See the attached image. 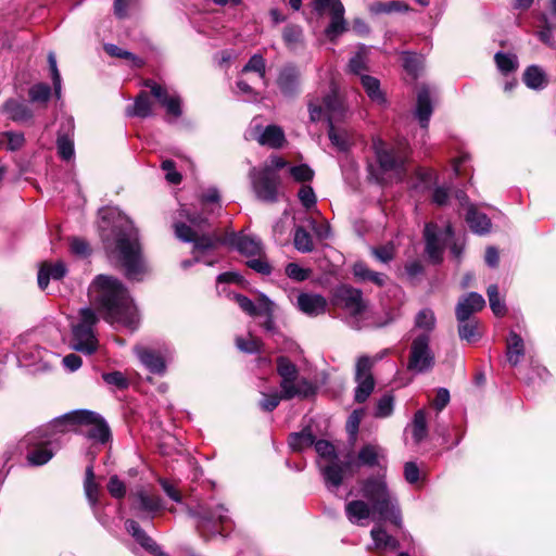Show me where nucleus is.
Listing matches in <instances>:
<instances>
[{"label":"nucleus","instance_id":"obj_1","mask_svg":"<svg viewBox=\"0 0 556 556\" xmlns=\"http://www.w3.org/2000/svg\"><path fill=\"white\" fill-rule=\"evenodd\" d=\"M88 294L108 323L131 329L138 325L137 308L127 290L116 278L99 275L90 285Z\"/></svg>","mask_w":556,"mask_h":556},{"label":"nucleus","instance_id":"obj_2","mask_svg":"<svg viewBox=\"0 0 556 556\" xmlns=\"http://www.w3.org/2000/svg\"><path fill=\"white\" fill-rule=\"evenodd\" d=\"M309 118L317 122L326 117L329 123L328 137L332 146L341 152L348 151L355 141V135L345 126L338 125L345 116V108L338 98L336 88H331L321 101L312 99L308 102Z\"/></svg>","mask_w":556,"mask_h":556},{"label":"nucleus","instance_id":"obj_3","mask_svg":"<svg viewBox=\"0 0 556 556\" xmlns=\"http://www.w3.org/2000/svg\"><path fill=\"white\" fill-rule=\"evenodd\" d=\"M361 494L372 508V515L389 520L395 526L401 523L397 503L382 478H368L361 481Z\"/></svg>","mask_w":556,"mask_h":556},{"label":"nucleus","instance_id":"obj_4","mask_svg":"<svg viewBox=\"0 0 556 556\" xmlns=\"http://www.w3.org/2000/svg\"><path fill=\"white\" fill-rule=\"evenodd\" d=\"M81 424L89 426L87 437L100 443H105L110 439V429L106 422L96 413L90 410H77L58 418L53 421V427H62L67 430L68 425Z\"/></svg>","mask_w":556,"mask_h":556},{"label":"nucleus","instance_id":"obj_5","mask_svg":"<svg viewBox=\"0 0 556 556\" xmlns=\"http://www.w3.org/2000/svg\"><path fill=\"white\" fill-rule=\"evenodd\" d=\"M98 318L91 308L79 311V320L73 325V349L87 355L93 354L98 349V340L93 332V326Z\"/></svg>","mask_w":556,"mask_h":556},{"label":"nucleus","instance_id":"obj_6","mask_svg":"<svg viewBox=\"0 0 556 556\" xmlns=\"http://www.w3.org/2000/svg\"><path fill=\"white\" fill-rule=\"evenodd\" d=\"M115 252L126 275L130 279H138L144 270L140 245L135 235H121L116 240Z\"/></svg>","mask_w":556,"mask_h":556},{"label":"nucleus","instance_id":"obj_7","mask_svg":"<svg viewBox=\"0 0 556 556\" xmlns=\"http://www.w3.org/2000/svg\"><path fill=\"white\" fill-rule=\"evenodd\" d=\"M333 304L342 308L355 328H359V320L367 311V302L363 299L361 290L350 286H340L333 292Z\"/></svg>","mask_w":556,"mask_h":556},{"label":"nucleus","instance_id":"obj_8","mask_svg":"<svg viewBox=\"0 0 556 556\" xmlns=\"http://www.w3.org/2000/svg\"><path fill=\"white\" fill-rule=\"evenodd\" d=\"M59 432H65V429L53 427V422H51L47 427L39 428L26 435L27 444L34 447L27 455V459L31 465L40 466L52 458L53 453L47 447V444L51 443L52 437Z\"/></svg>","mask_w":556,"mask_h":556},{"label":"nucleus","instance_id":"obj_9","mask_svg":"<svg viewBox=\"0 0 556 556\" xmlns=\"http://www.w3.org/2000/svg\"><path fill=\"white\" fill-rule=\"evenodd\" d=\"M429 343V334L417 333L414 336L407 363L408 370L421 374L432 369L435 363V357Z\"/></svg>","mask_w":556,"mask_h":556},{"label":"nucleus","instance_id":"obj_10","mask_svg":"<svg viewBox=\"0 0 556 556\" xmlns=\"http://www.w3.org/2000/svg\"><path fill=\"white\" fill-rule=\"evenodd\" d=\"M372 148L377 160L384 172H396L404 166L409 149L406 143H401L396 148H389L380 138L372 139Z\"/></svg>","mask_w":556,"mask_h":556},{"label":"nucleus","instance_id":"obj_11","mask_svg":"<svg viewBox=\"0 0 556 556\" xmlns=\"http://www.w3.org/2000/svg\"><path fill=\"white\" fill-rule=\"evenodd\" d=\"M249 177L258 200L270 203L277 201L279 177L273 173L269 166H264L262 169L253 167L249 173Z\"/></svg>","mask_w":556,"mask_h":556},{"label":"nucleus","instance_id":"obj_12","mask_svg":"<svg viewBox=\"0 0 556 556\" xmlns=\"http://www.w3.org/2000/svg\"><path fill=\"white\" fill-rule=\"evenodd\" d=\"M452 227L447 225L443 232H439L438 226L429 223L425 227L426 251L428 256L438 263L442 258L444 242L452 238Z\"/></svg>","mask_w":556,"mask_h":556},{"label":"nucleus","instance_id":"obj_13","mask_svg":"<svg viewBox=\"0 0 556 556\" xmlns=\"http://www.w3.org/2000/svg\"><path fill=\"white\" fill-rule=\"evenodd\" d=\"M144 85L150 88L152 96L166 108L168 114L176 117L181 115L180 99L178 96L169 94L165 87L153 80H147Z\"/></svg>","mask_w":556,"mask_h":556},{"label":"nucleus","instance_id":"obj_14","mask_svg":"<svg viewBox=\"0 0 556 556\" xmlns=\"http://www.w3.org/2000/svg\"><path fill=\"white\" fill-rule=\"evenodd\" d=\"M282 399L307 397L314 393V387L304 378H287L280 381Z\"/></svg>","mask_w":556,"mask_h":556},{"label":"nucleus","instance_id":"obj_15","mask_svg":"<svg viewBox=\"0 0 556 556\" xmlns=\"http://www.w3.org/2000/svg\"><path fill=\"white\" fill-rule=\"evenodd\" d=\"M176 237L185 242H193L194 250H206L215 247L217 240L207 236H199L190 226L184 223L174 225Z\"/></svg>","mask_w":556,"mask_h":556},{"label":"nucleus","instance_id":"obj_16","mask_svg":"<svg viewBox=\"0 0 556 556\" xmlns=\"http://www.w3.org/2000/svg\"><path fill=\"white\" fill-rule=\"evenodd\" d=\"M485 306L483 296L479 293L471 292L462 298L456 305V318L458 321L468 319L471 314L480 312Z\"/></svg>","mask_w":556,"mask_h":556},{"label":"nucleus","instance_id":"obj_17","mask_svg":"<svg viewBox=\"0 0 556 556\" xmlns=\"http://www.w3.org/2000/svg\"><path fill=\"white\" fill-rule=\"evenodd\" d=\"M135 353L140 362L153 374L163 375L166 370L164 357L146 346L138 345L135 348Z\"/></svg>","mask_w":556,"mask_h":556},{"label":"nucleus","instance_id":"obj_18","mask_svg":"<svg viewBox=\"0 0 556 556\" xmlns=\"http://www.w3.org/2000/svg\"><path fill=\"white\" fill-rule=\"evenodd\" d=\"M299 308L309 316L324 314L327 308V300L320 294L301 293L298 296Z\"/></svg>","mask_w":556,"mask_h":556},{"label":"nucleus","instance_id":"obj_19","mask_svg":"<svg viewBox=\"0 0 556 556\" xmlns=\"http://www.w3.org/2000/svg\"><path fill=\"white\" fill-rule=\"evenodd\" d=\"M235 300L240 308L250 316L269 315L273 313V303L266 296H261L256 303L241 294H236Z\"/></svg>","mask_w":556,"mask_h":556},{"label":"nucleus","instance_id":"obj_20","mask_svg":"<svg viewBox=\"0 0 556 556\" xmlns=\"http://www.w3.org/2000/svg\"><path fill=\"white\" fill-rule=\"evenodd\" d=\"M66 266L61 261L55 263H42L38 273L39 288L45 290L48 287L50 279L60 280L66 275Z\"/></svg>","mask_w":556,"mask_h":556},{"label":"nucleus","instance_id":"obj_21","mask_svg":"<svg viewBox=\"0 0 556 556\" xmlns=\"http://www.w3.org/2000/svg\"><path fill=\"white\" fill-rule=\"evenodd\" d=\"M416 117L420 126L425 129L428 127L430 116L432 114V103L428 88L421 87L417 92Z\"/></svg>","mask_w":556,"mask_h":556},{"label":"nucleus","instance_id":"obj_22","mask_svg":"<svg viewBox=\"0 0 556 556\" xmlns=\"http://www.w3.org/2000/svg\"><path fill=\"white\" fill-rule=\"evenodd\" d=\"M345 514L352 523L361 525V521L372 515V508L368 502L363 500H354L346 504Z\"/></svg>","mask_w":556,"mask_h":556},{"label":"nucleus","instance_id":"obj_23","mask_svg":"<svg viewBox=\"0 0 556 556\" xmlns=\"http://www.w3.org/2000/svg\"><path fill=\"white\" fill-rule=\"evenodd\" d=\"M374 548L378 552L394 551L399 547V541L390 535L381 526H376L370 531Z\"/></svg>","mask_w":556,"mask_h":556},{"label":"nucleus","instance_id":"obj_24","mask_svg":"<svg viewBox=\"0 0 556 556\" xmlns=\"http://www.w3.org/2000/svg\"><path fill=\"white\" fill-rule=\"evenodd\" d=\"M256 140L261 146H267L273 149L281 148L286 141L283 130L276 125L267 126Z\"/></svg>","mask_w":556,"mask_h":556},{"label":"nucleus","instance_id":"obj_25","mask_svg":"<svg viewBox=\"0 0 556 556\" xmlns=\"http://www.w3.org/2000/svg\"><path fill=\"white\" fill-rule=\"evenodd\" d=\"M125 527L136 541L147 551L155 555L161 553L159 545L146 534V532L139 527L138 522L135 520H127L125 522Z\"/></svg>","mask_w":556,"mask_h":556},{"label":"nucleus","instance_id":"obj_26","mask_svg":"<svg viewBox=\"0 0 556 556\" xmlns=\"http://www.w3.org/2000/svg\"><path fill=\"white\" fill-rule=\"evenodd\" d=\"M3 111L8 113L10 119L16 123H24L33 118L31 110L14 99H9L3 104Z\"/></svg>","mask_w":556,"mask_h":556},{"label":"nucleus","instance_id":"obj_27","mask_svg":"<svg viewBox=\"0 0 556 556\" xmlns=\"http://www.w3.org/2000/svg\"><path fill=\"white\" fill-rule=\"evenodd\" d=\"M230 243L233 244L240 253L248 256L262 255L263 248L261 241L254 237H233Z\"/></svg>","mask_w":556,"mask_h":556},{"label":"nucleus","instance_id":"obj_28","mask_svg":"<svg viewBox=\"0 0 556 556\" xmlns=\"http://www.w3.org/2000/svg\"><path fill=\"white\" fill-rule=\"evenodd\" d=\"M466 222L471 230L477 233H485L491 228L490 218L485 214L478 212L472 205H468Z\"/></svg>","mask_w":556,"mask_h":556},{"label":"nucleus","instance_id":"obj_29","mask_svg":"<svg viewBox=\"0 0 556 556\" xmlns=\"http://www.w3.org/2000/svg\"><path fill=\"white\" fill-rule=\"evenodd\" d=\"M300 73L294 66H286L279 74L277 84L285 94L296 90Z\"/></svg>","mask_w":556,"mask_h":556},{"label":"nucleus","instance_id":"obj_30","mask_svg":"<svg viewBox=\"0 0 556 556\" xmlns=\"http://www.w3.org/2000/svg\"><path fill=\"white\" fill-rule=\"evenodd\" d=\"M507 361L511 366H517L525 355V343L516 332H510L507 339Z\"/></svg>","mask_w":556,"mask_h":556},{"label":"nucleus","instance_id":"obj_31","mask_svg":"<svg viewBox=\"0 0 556 556\" xmlns=\"http://www.w3.org/2000/svg\"><path fill=\"white\" fill-rule=\"evenodd\" d=\"M435 327V316L434 313L429 308L421 309L415 318V327H414V336L417 333H430L433 331Z\"/></svg>","mask_w":556,"mask_h":556},{"label":"nucleus","instance_id":"obj_32","mask_svg":"<svg viewBox=\"0 0 556 556\" xmlns=\"http://www.w3.org/2000/svg\"><path fill=\"white\" fill-rule=\"evenodd\" d=\"M285 45L290 50H295L304 45V35L301 26L287 25L282 31Z\"/></svg>","mask_w":556,"mask_h":556},{"label":"nucleus","instance_id":"obj_33","mask_svg":"<svg viewBox=\"0 0 556 556\" xmlns=\"http://www.w3.org/2000/svg\"><path fill=\"white\" fill-rule=\"evenodd\" d=\"M361 83L371 101L380 104L386 101L384 93L380 89V81L377 78L369 75H362Z\"/></svg>","mask_w":556,"mask_h":556},{"label":"nucleus","instance_id":"obj_34","mask_svg":"<svg viewBox=\"0 0 556 556\" xmlns=\"http://www.w3.org/2000/svg\"><path fill=\"white\" fill-rule=\"evenodd\" d=\"M344 8L337 5V9L331 14V22L326 29V35L333 40L340 34L345 31V21L343 18Z\"/></svg>","mask_w":556,"mask_h":556},{"label":"nucleus","instance_id":"obj_35","mask_svg":"<svg viewBox=\"0 0 556 556\" xmlns=\"http://www.w3.org/2000/svg\"><path fill=\"white\" fill-rule=\"evenodd\" d=\"M525 84L532 89H539L545 86L546 78L544 72L535 65L529 66L523 74Z\"/></svg>","mask_w":556,"mask_h":556},{"label":"nucleus","instance_id":"obj_36","mask_svg":"<svg viewBox=\"0 0 556 556\" xmlns=\"http://www.w3.org/2000/svg\"><path fill=\"white\" fill-rule=\"evenodd\" d=\"M458 334L462 340H466L467 342H475L480 338L479 332V323L473 319H465L464 321H458Z\"/></svg>","mask_w":556,"mask_h":556},{"label":"nucleus","instance_id":"obj_37","mask_svg":"<svg viewBox=\"0 0 556 556\" xmlns=\"http://www.w3.org/2000/svg\"><path fill=\"white\" fill-rule=\"evenodd\" d=\"M226 513L227 509L224 506H217L213 513L201 519L199 527L203 530H211V523L215 521H218L223 527H226L230 522Z\"/></svg>","mask_w":556,"mask_h":556},{"label":"nucleus","instance_id":"obj_38","mask_svg":"<svg viewBox=\"0 0 556 556\" xmlns=\"http://www.w3.org/2000/svg\"><path fill=\"white\" fill-rule=\"evenodd\" d=\"M25 138L23 132L4 131L0 134V147L15 151L24 146Z\"/></svg>","mask_w":556,"mask_h":556},{"label":"nucleus","instance_id":"obj_39","mask_svg":"<svg viewBox=\"0 0 556 556\" xmlns=\"http://www.w3.org/2000/svg\"><path fill=\"white\" fill-rule=\"evenodd\" d=\"M357 387L355 389V401L357 403L365 402L375 388V381L372 376H366L365 378H355Z\"/></svg>","mask_w":556,"mask_h":556},{"label":"nucleus","instance_id":"obj_40","mask_svg":"<svg viewBox=\"0 0 556 556\" xmlns=\"http://www.w3.org/2000/svg\"><path fill=\"white\" fill-rule=\"evenodd\" d=\"M412 432L416 443H420L427 437L426 413L422 409L415 413L412 424Z\"/></svg>","mask_w":556,"mask_h":556},{"label":"nucleus","instance_id":"obj_41","mask_svg":"<svg viewBox=\"0 0 556 556\" xmlns=\"http://www.w3.org/2000/svg\"><path fill=\"white\" fill-rule=\"evenodd\" d=\"M382 456L381 450L375 445H365L358 453V462L361 465L375 466L379 465V458Z\"/></svg>","mask_w":556,"mask_h":556},{"label":"nucleus","instance_id":"obj_42","mask_svg":"<svg viewBox=\"0 0 556 556\" xmlns=\"http://www.w3.org/2000/svg\"><path fill=\"white\" fill-rule=\"evenodd\" d=\"M367 53L366 47H359L355 55L349 62V70L351 73L356 75H363L362 73L367 68Z\"/></svg>","mask_w":556,"mask_h":556},{"label":"nucleus","instance_id":"obj_43","mask_svg":"<svg viewBox=\"0 0 556 556\" xmlns=\"http://www.w3.org/2000/svg\"><path fill=\"white\" fill-rule=\"evenodd\" d=\"M265 66L264 58L261 54H254L242 68V74L254 72L257 75V78L266 84Z\"/></svg>","mask_w":556,"mask_h":556},{"label":"nucleus","instance_id":"obj_44","mask_svg":"<svg viewBox=\"0 0 556 556\" xmlns=\"http://www.w3.org/2000/svg\"><path fill=\"white\" fill-rule=\"evenodd\" d=\"M104 50L111 56L121 58V59L130 61L134 64V66H136V67H141L143 65V61L141 59L137 58L131 52L119 48L118 46H115L112 43H106V45H104Z\"/></svg>","mask_w":556,"mask_h":556},{"label":"nucleus","instance_id":"obj_45","mask_svg":"<svg viewBox=\"0 0 556 556\" xmlns=\"http://www.w3.org/2000/svg\"><path fill=\"white\" fill-rule=\"evenodd\" d=\"M294 247L302 253L312 252L314 249L311 235L302 227H298L294 232Z\"/></svg>","mask_w":556,"mask_h":556},{"label":"nucleus","instance_id":"obj_46","mask_svg":"<svg viewBox=\"0 0 556 556\" xmlns=\"http://www.w3.org/2000/svg\"><path fill=\"white\" fill-rule=\"evenodd\" d=\"M314 444V437L309 431L292 433L289 437V445L293 451H301Z\"/></svg>","mask_w":556,"mask_h":556},{"label":"nucleus","instance_id":"obj_47","mask_svg":"<svg viewBox=\"0 0 556 556\" xmlns=\"http://www.w3.org/2000/svg\"><path fill=\"white\" fill-rule=\"evenodd\" d=\"M489 303L492 312L496 316H504L506 314V305L500 299L498 289L496 285H491L488 290Z\"/></svg>","mask_w":556,"mask_h":556},{"label":"nucleus","instance_id":"obj_48","mask_svg":"<svg viewBox=\"0 0 556 556\" xmlns=\"http://www.w3.org/2000/svg\"><path fill=\"white\" fill-rule=\"evenodd\" d=\"M327 483L338 488L343 480V468L337 464H331L323 469Z\"/></svg>","mask_w":556,"mask_h":556},{"label":"nucleus","instance_id":"obj_49","mask_svg":"<svg viewBox=\"0 0 556 556\" xmlns=\"http://www.w3.org/2000/svg\"><path fill=\"white\" fill-rule=\"evenodd\" d=\"M132 114L139 117H147L152 114V102L146 92L137 97Z\"/></svg>","mask_w":556,"mask_h":556},{"label":"nucleus","instance_id":"obj_50","mask_svg":"<svg viewBox=\"0 0 556 556\" xmlns=\"http://www.w3.org/2000/svg\"><path fill=\"white\" fill-rule=\"evenodd\" d=\"M277 372L281 380L287 378H298L299 375L296 366L285 356H280L277 359Z\"/></svg>","mask_w":556,"mask_h":556},{"label":"nucleus","instance_id":"obj_51","mask_svg":"<svg viewBox=\"0 0 556 556\" xmlns=\"http://www.w3.org/2000/svg\"><path fill=\"white\" fill-rule=\"evenodd\" d=\"M393 406L394 397L391 394H384L377 402L375 416L378 418L389 417L393 412Z\"/></svg>","mask_w":556,"mask_h":556},{"label":"nucleus","instance_id":"obj_52","mask_svg":"<svg viewBox=\"0 0 556 556\" xmlns=\"http://www.w3.org/2000/svg\"><path fill=\"white\" fill-rule=\"evenodd\" d=\"M495 62L498 70L503 73L513 72L517 68V58L511 54L496 53Z\"/></svg>","mask_w":556,"mask_h":556},{"label":"nucleus","instance_id":"obj_53","mask_svg":"<svg viewBox=\"0 0 556 556\" xmlns=\"http://www.w3.org/2000/svg\"><path fill=\"white\" fill-rule=\"evenodd\" d=\"M29 99L33 102H47L50 98V87L46 84H36L29 89Z\"/></svg>","mask_w":556,"mask_h":556},{"label":"nucleus","instance_id":"obj_54","mask_svg":"<svg viewBox=\"0 0 556 556\" xmlns=\"http://www.w3.org/2000/svg\"><path fill=\"white\" fill-rule=\"evenodd\" d=\"M58 153L63 160H71L74 155L73 140L67 136H60L56 141Z\"/></svg>","mask_w":556,"mask_h":556},{"label":"nucleus","instance_id":"obj_55","mask_svg":"<svg viewBox=\"0 0 556 556\" xmlns=\"http://www.w3.org/2000/svg\"><path fill=\"white\" fill-rule=\"evenodd\" d=\"M70 250L71 253L79 256V257H86L90 254L91 249L88 244V242L80 238H72L70 241Z\"/></svg>","mask_w":556,"mask_h":556},{"label":"nucleus","instance_id":"obj_56","mask_svg":"<svg viewBox=\"0 0 556 556\" xmlns=\"http://www.w3.org/2000/svg\"><path fill=\"white\" fill-rule=\"evenodd\" d=\"M311 270L302 268L296 263H289L286 266V275L296 281H304L309 277Z\"/></svg>","mask_w":556,"mask_h":556},{"label":"nucleus","instance_id":"obj_57","mask_svg":"<svg viewBox=\"0 0 556 556\" xmlns=\"http://www.w3.org/2000/svg\"><path fill=\"white\" fill-rule=\"evenodd\" d=\"M236 344L240 351L245 353L258 352L261 348V341L252 336L248 339L237 338Z\"/></svg>","mask_w":556,"mask_h":556},{"label":"nucleus","instance_id":"obj_58","mask_svg":"<svg viewBox=\"0 0 556 556\" xmlns=\"http://www.w3.org/2000/svg\"><path fill=\"white\" fill-rule=\"evenodd\" d=\"M290 174L299 182L309 181L314 176V172L305 164L292 166Z\"/></svg>","mask_w":556,"mask_h":556},{"label":"nucleus","instance_id":"obj_59","mask_svg":"<svg viewBox=\"0 0 556 556\" xmlns=\"http://www.w3.org/2000/svg\"><path fill=\"white\" fill-rule=\"evenodd\" d=\"M371 252L378 261L388 263L394 257V245L387 243L381 247L372 248Z\"/></svg>","mask_w":556,"mask_h":556},{"label":"nucleus","instance_id":"obj_60","mask_svg":"<svg viewBox=\"0 0 556 556\" xmlns=\"http://www.w3.org/2000/svg\"><path fill=\"white\" fill-rule=\"evenodd\" d=\"M374 366V359L368 356H362L356 363L355 378H365L366 376H372L370 370Z\"/></svg>","mask_w":556,"mask_h":556},{"label":"nucleus","instance_id":"obj_61","mask_svg":"<svg viewBox=\"0 0 556 556\" xmlns=\"http://www.w3.org/2000/svg\"><path fill=\"white\" fill-rule=\"evenodd\" d=\"M314 444L316 452L321 457L330 460L336 458L334 446L330 442L326 440H318L316 442L314 441Z\"/></svg>","mask_w":556,"mask_h":556},{"label":"nucleus","instance_id":"obj_62","mask_svg":"<svg viewBox=\"0 0 556 556\" xmlns=\"http://www.w3.org/2000/svg\"><path fill=\"white\" fill-rule=\"evenodd\" d=\"M402 60L404 68L413 76H417V73L420 68L419 58L416 54L405 53Z\"/></svg>","mask_w":556,"mask_h":556},{"label":"nucleus","instance_id":"obj_63","mask_svg":"<svg viewBox=\"0 0 556 556\" xmlns=\"http://www.w3.org/2000/svg\"><path fill=\"white\" fill-rule=\"evenodd\" d=\"M108 490L113 497L122 498L126 493V486L123 481H121L117 476H113L110 478L108 483Z\"/></svg>","mask_w":556,"mask_h":556},{"label":"nucleus","instance_id":"obj_64","mask_svg":"<svg viewBox=\"0 0 556 556\" xmlns=\"http://www.w3.org/2000/svg\"><path fill=\"white\" fill-rule=\"evenodd\" d=\"M299 199L306 208L313 207L316 203L315 192L309 186L301 187L299 191Z\"/></svg>","mask_w":556,"mask_h":556}]
</instances>
